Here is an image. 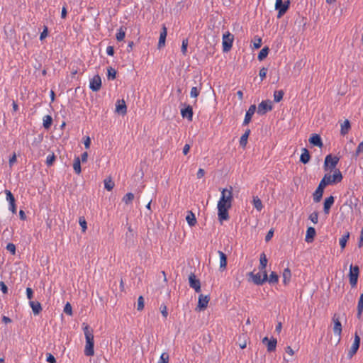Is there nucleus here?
<instances>
[{"label":"nucleus","instance_id":"f257e3e1","mask_svg":"<svg viewBox=\"0 0 363 363\" xmlns=\"http://www.w3.org/2000/svg\"><path fill=\"white\" fill-rule=\"evenodd\" d=\"M221 196L218 201V218L222 223L224 220H228L230 218L229 209L232 207V202L233 201V187L230 186V189H220Z\"/></svg>","mask_w":363,"mask_h":363},{"label":"nucleus","instance_id":"f03ea898","mask_svg":"<svg viewBox=\"0 0 363 363\" xmlns=\"http://www.w3.org/2000/svg\"><path fill=\"white\" fill-rule=\"evenodd\" d=\"M83 330L86 339V345L84 348V354L87 357H91L94 354V340L93 329L87 324L83 323Z\"/></svg>","mask_w":363,"mask_h":363},{"label":"nucleus","instance_id":"7ed1b4c3","mask_svg":"<svg viewBox=\"0 0 363 363\" xmlns=\"http://www.w3.org/2000/svg\"><path fill=\"white\" fill-rule=\"evenodd\" d=\"M359 267L358 265H353L352 264L350 266V272L348 274L350 284L352 288H354L357 285L358 278L359 277Z\"/></svg>","mask_w":363,"mask_h":363},{"label":"nucleus","instance_id":"20e7f679","mask_svg":"<svg viewBox=\"0 0 363 363\" xmlns=\"http://www.w3.org/2000/svg\"><path fill=\"white\" fill-rule=\"evenodd\" d=\"M247 275L251 277L252 282L257 286H262L267 281V272L266 270L257 274L250 272Z\"/></svg>","mask_w":363,"mask_h":363},{"label":"nucleus","instance_id":"39448f33","mask_svg":"<svg viewBox=\"0 0 363 363\" xmlns=\"http://www.w3.org/2000/svg\"><path fill=\"white\" fill-rule=\"evenodd\" d=\"M275 10L277 11V18H281L290 8V0H276Z\"/></svg>","mask_w":363,"mask_h":363},{"label":"nucleus","instance_id":"423d86ee","mask_svg":"<svg viewBox=\"0 0 363 363\" xmlns=\"http://www.w3.org/2000/svg\"><path fill=\"white\" fill-rule=\"evenodd\" d=\"M340 157L337 156H333L332 154H329L325 156L323 168L325 171L330 170L334 171L336 169V166L338 164Z\"/></svg>","mask_w":363,"mask_h":363},{"label":"nucleus","instance_id":"0eeeda50","mask_svg":"<svg viewBox=\"0 0 363 363\" xmlns=\"http://www.w3.org/2000/svg\"><path fill=\"white\" fill-rule=\"evenodd\" d=\"M233 40L234 35L229 31H226L225 33H223L222 40L223 52H228L231 50L233 47Z\"/></svg>","mask_w":363,"mask_h":363},{"label":"nucleus","instance_id":"6e6552de","mask_svg":"<svg viewBox=\"0 0 363 363\" xmlns=\"http://www.w3.org/2000/svg\"><path fill=\"white\" fill-rule=\"evenodd\" d=\"M180 113L183 118H186L189 121H192L194 111L191 105L186 103H181Z\"/></svg>","mask_w":363,"mask_h":363},{"label":"nucleus","instance_id":"1a4fd4ad","mask_svg":"<svg viewBox=\"0 0 363 363\" xmlns=\"http://www.w3.org/2000/svg\"><path fill=\"white\" fill-rule=\"evenodd\" d=\"M272 109L273 102L269 99L263 100L260 104H259L257 113L260 116H263L271 111Z\"/></svg>","mask_w":363,"mask_h":363},{"label":"nucleus","instance_id":"9d476101","mask_svg":"<svg viewBox=\"0 0 363 363\" xmlns=\"http://www.w3.org/2000/svg\"><path fill=\"white\" fill-rule=\"evenodd\" d=\"M4 193L6 194V199L9 202V209L13 214H16L17 212V205L14 195L8 189H5Z\"/></svg>","mask_w":363,"mask_h":363},{"label":"nucleus","instance_id":"9b49d317","mask_svg":"<svg viewBox=\"0 0 363 363\" xmlns=\"http://www.w3.org/2000/svg\"><path fill=\"white\" fill-rule=\"evenodd\" d=\"M189 284L191 288L194 289L196 293H199L201 291V281L196 277L194 272H191L189 275Z\"/></svg>","mask_w":363,"mask_h":363},{"label":"nucleus","instance_id":"f8f14e48","mask_svg":"<svg viewBox=\"0 0 363 363\" xmlns=\"http://www.w3.org/2000/svg\"><path fill=\"white\" fill-rule=\"evenodd\" d=\"M361 339L360 337L357 335V333H355L353 343L348 352L347 357L349 359H352V357L357 352L359 346H360Z\"/></svg>","mask_w":363,"mask_h":363},{"label":"nucleus","instance_id":"ddd939ff","mask_svg":"<svg viewBox=\"0 0 363 363\" xmlns=\"http://www.w3.org/2000/svg\"><path fill=\"white\" fill-rule=\"evenodd\" d=\"M262 342L267 346V350L268 352H272L276 350L277 345V340L272 337L270 339L268 338V337H264Z\"/></svg>","mask_w":363,"mask_h":363},{"label":"nucleus","instance_id":"4468645a","mask_svg":"<svg viewBox=\"0 0 363 363\" xmlns=\"http://www.w3.org/2000/svg\"><path fill=\"white\" fill-rule=\"evenodd\" d=\"M210 301V296L209 295H203L200 294L199 296V300L198 303L196 308V311H204L207 306L208 303Z\"/></svg>","mask_w":363,"mask_h":363},{"label":"nucleus","instance_id":"2eb2a0df","mask_svg":"<svg viewBox=\"0 0 363 363\" xmlns=\"http://www.w3.org/2000/svg\"><path fill=\"white\" fill-rule=\"evenodd\" d=\"M102 86L101 79L99 74H96L93 78L90 79L89 89L94 91H99Z\"/></svg>","mask_w":363,"mask_h":363},{"label":"nucleus","instance_id":"dca6fc26","mask_svg":"<svg viewBox=\"0 0 363 363\" xmlns=\"http://www.w3.org/2000/svg\"><path fill=\"white\" fill-rule=\"evenodd\" d=\"M310 145L313 147H318L322 148L323 143L320 135L318 133H312L308 139Z\"/></svg>","mask_w":363,"mask_h":363},{"label":"nucleus","instance_id":"f3484780","mask_svg":"<svg viewBox=\"0 0 363 363\" xmlns=\"http://www.w3.org/2000/svg\"><path fill=\"white\" fill-rule=\"evenodd\" d=\"M333 333L335 335L340 336L342 333V323L340 320V316L338 314L335 313L333 316Z\"/></svg>","mask_w":363,"mask_h":363},{"label":"nucleus","instance_id":"a211bd4d","mask_svg":"<svg viewBox=\"0 0 363 363\" xmlns=\"http://www.w3.org/2000/svg\"><path fill=\"white\" fill-rule=\"evenodd\" d=\"M325 188L326 187L323 186L320 182L319 183L318 187L313 193V199L315 203H318L322 200Z\"/></svg>","mask_w":363,"mask_h":363},{"label":"nucleus","instance_id":"6ab92c4d","mask_svg":"<svg viewBox=\"0 0 363 363\" xmlns=\"http://www.w3.org/2000/svg\"><path fill=\"white\" fill-rule=\"evenodd\" d=\"M257 110V107L255 104H252L249 109L246 111L244 121L242 122V125H247L252 121V118Z\"/></svg>","mask_w":363,"mask_h":363},{"label":"nucleus","instance_id":"aec40b11","mask_svg":"<svg viewBox=\"0 0 363 363\" xmlns=\"http://www.w3.org/2000/svg\"><path fill=\"white\" fill-rule=\"evenodd\" d=\"M167 35V28L164 24H162L157 44V47L159 49H161L162 48L165 46Z\"/></svg>","mask_w":363,"mask_h":363},{"label":"nucleus","instance_id":"412c9836","mask_svg":"<svg viewBox=\"0 0 363 363\" xmlns=\"http://www.w3.org/2000/svg\"><path fill=\"white\" fill-rule=\"evenodd\" d=\"M335 201V196L330 195V196L325 198L323 201V212L325 214H328L330 213L331 207L333 206Z\"/></svg>","mask_w":363,"mask_h":363},{"label":"nucleus","instance_id":"4be33fe9","mask_svg":"<svg viewBox=\"0 0 363 363\" xmlns=\"http://www.w3.org/2000/svg\"><path fill=\"white\" fill-rule=\"evenodd\" d=\"M116 112L118 114L124 116L127 113V106L123 99H118L116 104Z\"/></svg>","mask_w":363,"mask_h":363},{"label":"nucleus","instance_id":"5701e85b","mask_svg":"<svg viewBox=\"0 0 363 363\" xmlns=\"http://www.w3.org/2000/svg\"><path fill=\"white\" fill-rule=\"evenodd\" d=\"M316 235V230L313 227H308L306 230L305 241L308 243H311L313 242L314 238Z\"/></svg>","mask_w":363,"mask_h":363},{"label":"nucleus","instance_id":"b1692460","mask_svg":"<svg viewBox=\"0 0 363 363\" xmlns=\"http://www.w3.org/2000/svg\"><path fill=\"white\" fill-rule=\"evenodd\" d=\"M301 151L302 152L301 154L299 161L303 164H306L310 162L311 159V153L309 150L306 147L302 148Z\"/></svg>","mask_w":363,"mask_h":363},{"label":"nucleus","instance_id":"393cba45","mask_svg":"<svg viewBox=\"0 0 363 363\" xmlns=\"http://www.w3.org/2000/svg\"><path fill=\"white\" fill-rule=\"evenodd\" d=\"M218 253L220 257V267L219 269L220 271L223 272L226 269L227 264H228V257L225 253L223 252L218 250Z\"/></svg>","mask_w":363,"mask_h":363},{"label":"nucleus","instance_id":"a878e982","mask_svg":"<svg viewBox=\"0 0 363 363\" xmlns=\"http://www.w3.org/2000/svg\"><path fill=\"white\" fill-rule=\"evenodd\" d=\"M29 306L32 308L34 315H39L43 311L42 305L39 301H30Z\"/></svg>","mask_w":363,"mask_h":363},{"label":"nucleus","instance_id":"bb28decb","mask_svg":"<svg viewBox=\"0 0 363 363\" xmlns=\"http://www.w3.org/2000/svg\"><path fill=\"white\" fill-rule=\"evenodd\" d=\"M351 129V123L348 119H345L342 123H341L340 135L345 136L347 135Z\"/></svg>","mask_w":363,"mask_h":363},{"label":"nucleus","instance_id":"cd10ccee","mask_svg":"<svg viewBox=\"0 0 363 363\" xmlns=\"http://www.w3.org/2000/svg\"><path fill=\"white\" fill-rule=\"evenodd\" d=\"M331 176V179H333V183L334 185L341 182L343 179L342 172L339 169H335Z\"/></svg>","mask_w":363,"mask_h":363},{"label":"nucleus","instance_id":"c85d7f7f","mask_svg":"<svg viewBox=\"0 0 363 363\" xmlns=\"http://www.w3.org/2000/svg\"><path fill=\"white\" fill-rule=\"evenodd\" d=\"M251 133L250 129L247 128L245 133L242 135V136L240 138V146L245 148L247 143V140Z\"/></svg>","mask_w":363,"mask_h":363},{"label":"nucleus","instance_id":"c756f323","mask_svg":"<svg viewBox=\"0 0 363 363\" xmlns=\"http://www.w3.org/2000/svg\"><path fill=\"white\" fill-rule=\"evenodd\" d=\"M186 220L190 227L194 226L197 222L195 214L191 211L187 212Z\"/></svg>","mask_w":363,"mask_h":363},{"label":"nucleus","instance_id":"7c9ffc66","mask_svg":"<svg viewBox=\"0 0 363 363\" xmlns=\"http://www.w3.org/2000/svg\"><path fill=\"white\" fill-rule=\"evenodd\" d=\"M53 123V119L50 115H46L43 118V126L45 130H49Z\"/></svg>","mask_w":363,"mask_h":363},{"label":"nucleus","instance_id":"2f4dec72","mask_svg":"<svg viewBox=\"0 0 363 363\" xmlns=\"http://www.w3.org/2000/svg\"><path fill=\"white\" fill-rule=\"evenodd\" d=\"M127 28L125 26H121L120 28L118 30V32L116 34V38L117 41L121 42L123 41L125 37V32H126Z\"/></svg>","mask_w":363,"mask_h":363},{"label":"nucleus","instance_id":"473e14b6","mask_svg":"<svg viewBox=\"0 0 363 363\" xmlns=\"http://www.w3.org/2000/svg\"><path fill=\"white\" fill-rule=\"evenodd\" d=\"M267 258L264 252H262L260 255L259 257V269L260 272H264L265 270L267 265Z\"/></svg>","mask_w":363,"mask_h":363},{"label":"nucleus","instance_id":"72a5a7b5","mask_svg":"<svg viewBox=\"0 0 363 363\" xmlns=\"http://www.w3.org/2000/svg\"><path fill=\"white\" fill-rule=\"evenodd\" d=\"M269 48L268 46H264L258 53L257 59L259 61H263L266 59L269 53Z\"/></svg>","mask_w":363,"mask_h":363},{"label":"nucleus","instance_id":"f704fd0d","mask_svg":"<svg viewBox=\"0 0 363 363\" xmlns=\"http://www.w3.org/2000/svg\"><path fill=\"white\" fill-rule=\"evenodd\" d=\"M283 283L284 285L289 284L291 278V272L289 268H286L283 272Z\"/></svg>","mask_w":363,"mask_h":363},{"label":"nucleus","instance_id":"c9c22d12","mask_svg":"<svg viewBox=\"0 0 363 363\" xmlns=\"http://www.w3.org/2000/svg\"><path fill=\"white\" fill-rule=\"evenodd\" d=\"M73 169L74 172L79 175L82 172L81 160L79 157H75L73 163Z\"/></svg>","mask_w":363,"mask_h":363},{"label":"nucleus","instance_id":"e433bc0d","mask_svg":"<svg viewBox=\"0 0 363 363\" xmlns=\"http://www.w3.org/2000/svg\"><path fill=\"white\" fill-rule=\"evenodd\" d=\"M349 239H350V233L349 232H346L340 238L339 244H340V248H341L342 250H343L345 248V247L347 245V242L349 240Z\"/></svg>","mask_w":363,"mask_h":363},{"label":"nucleus","instance_id":"4c0bfd02","mask_svg":"<svg viewBox=\"0 0 363 363\" xmlns=\"http://www.w3.org/2000/svg\"><path fill=\"white\" fill-rule=\"evenodd\" d=\"M331 177V174H325L320 182L325 187L328 185H334Z\"/></svg>","mask_w":363,"mask_h":363},{"label":"nucleus","instance_id":"58836bf2","mask_svg":"<svg viewBox=\"0 0 363 363\" xmlns=\"http://www.w3.org/2000/svg\"><path fill=\"white\" fill-rule=\"evenodd\" d=\"M252 203L254 207L258 211H261L263 208V205L261 199L257 196H253Z\"/></svg>","mask_w":363,"mask_h":363},{"label":"nucleus","instance_id":"ea45409f","mask_svg":"<svg viewBox=\"0 0 363 363\" xmlns=\"http://www.w3.org/2000/svg\"><path fill=\"white\" fill-rule=\"evenodd\" d=\"M271 284H277L279 281V276L275 272H272L269 277H267V281Z\"/></svg>","mask_w":363,"mask_h":363},{"label":"nucleus","instance_id":"a19ab883","mask_svg":"<svg viewBox=\"0 0 363 363\" xmlns=\"http://www.w3.org/2000/svg\"><path fill=\"white\" fill-rule=\"evenodd\" d=\"M117 71L112 67L107 68V79L108 80H114L116 78Z\"/></svg>","mask_w":363,"mask_h":363},{"label":"nucleus","instance_id":"79ce46f5","mask_svg":"<svg viewBox=\"0 0 363 363\" xmlns=\"http://www.w3.org/2000/svg\"><path fill=\"white\" fill-rule=\"evenodd\" d=\"M284 91L283 90H278L274 92V102L279 103L280 102L284 97Z\"/></svg>","mask_w":363,"mask_h":363},{"label":"nucleus","instance_id":"37998d69","mask_svg":"<svg viewBox=\"0 0 363 363\" xmlns=\"http://www.w3.org/2000/svg\"><path fill=\"white\" fill-rule=\"evenodd\" d=\"M55 160H56V155H55L54 152H52V154L49 155L46 158V161H45L46 165L48 167L52 166L54 164Z\"/></svg>","mask_w":363,"mask_h":363},{"label":"nucleus","instance_id":"c03bdc74","mask_svg":"<svg viewBox=\"0 0 363 363\" xmlns=\"http://www.w3.org/2000/svg\"><path fill=\"white\" fill-rule=\"evenodd\" d=\"M252 43H253V45H252V49H259L261 46H262V38L260 37H259L258 35H255L254 37V39L252 40Z\"/></svg>","mask_w":363,"mask_h":363},{"label":"nucleus","instance_id":"a18cd8bd","mask_svg":"<svg viewBox=\"0 0 363 363\" xmlns=\"http://www.w3.org/2000/svg\"><path fill=\"white\" fill-rule=\"evenodd\" d=\"M358 201L359 199L357 198L354 199V202L352 201V199L350 198L349 200H347L344 205H348L350 208V210L352 211L353 208L357 209L358 206Z\"/></svg>","mask_w":363,"mask_h":363},{"label":"nucleus","instance_id":"49530a36","mask_svg":"<svg viewBox=\"0 0 363 363\" xmlns=\"http://www.w3.org/2000/svg\"><path fill=\"white\" fill-rule=\"evenodd\" d=\"M134 199V194L131 192L127 193L122 199L123 202L125 204H130Z\"/></svg>","mask_w":363,"mask_h":363},{"label":"nucleus","instance_id":"de8ad7c7","mask_svg":"<svg viewBox=\"0 0 363 363\" xmlns=\"http://www.w3.org/2000/svg\"><path fill=\"white\" fill-rule=\"evenodd\" d=\"M115 186V184L114 182L111 180V178H108V179H106L104 180V188L107 190V191H111L113 187Z\"/></svg>","mask_w":363,"mask_h":363},{"label":"nucleus","instance_id":"09e8293b","mask_svg":"<svg viewBox=\"0 0 363 363\" xmlns=\"http://www.w3.org/2000/svg\"><path fill=\"white\" fill-rule=\"evenodd\" d=\"M201 89V84H200V87L198 88L196 86H194L191 88L190 91V96L192 98H197L199 94Z\"/></svg>","mask_w":363,"mask_h":363},{"label":"nucleus","instance_id":"8fccbe9b","mask_svg":"<svg viewBox=\"0 0 363 363\" xmlns=\"http://www.w3.org/2000/svg\"><path fill=\"white\" fill-rule=\"evenodd\" d=\"M187 48H188V38H184L182 40L181 52L182 55L186 56L187 55Z\"/></svg>","mask_w":363,"mask_h":363},{"label":"nucleus","instance_id":"3c124183","mask_svg":"<svg viewBox=\"0 0 363 363\" xmlns=\"http://www.w3.org/2000/svg\"><path fill=\"white\" fill-rule=\"evenodd\" d=\"M145 307V299L143 296H140L138 298L137 310L142 311Z\"/></svg>","mask_w":363,"mask_h":363},{"label":"nucleus","instance_id":"603ef678","mask_svg":"<svg viewBox=\"0 0 363 363\" xmlns=\"http://www.w3.org/2000/svg\"><path fill=\"white\" fill-rule=\"evenodd\" d=\"M64 313L72 316L73 315L72 307L69 302H67L64 306Z\"/></svg>","mask_w":363,"mask_h":363},{"label":"nucleus","instance_id":"864d4df0","mask_svg":"<svg viewBox=\"0 0 363 363\" xmlns=\"http://www.w3.org/2000/svg\"><path fill=\"white\" fill-rule=\"evenodd\" d=\"M79 223L82 227V231L85 232L87 229V223L85 218L84 216H81L79 218Z\"/></svg>","mask_w":363,"mask_h":363},{"label":"nucleus","instance_id":"5fc2aeb1","mask_svg":"<svg viewBox=\"0 0 363 363\" xmlns=\"http://www.w3.org/2000/svg\"><path fill=\"white\" fill-rule=\"evenodd\" d=\"M49 34V30H48V27L47 26H43V30L40 33V41H43L44 40L48 35Z\"/></svg>","mask_w":363,"mask_h":363},{"label":"nucleus","instance_id":"6e6d98bb","mask_svg":"<svg viewBox=\"0 0 363 363\" xmlns=\"http://www.w3.org/2000/svg\"><path fill=\"white\" fill-rule=\"evenodd\" d=\"M6 249L12 255H16V245L12 243V242H9L7 244L6 247Z\"/></svg>","mask_w":363,"mask_h":363},{"label":"nucleus","instance_id":"4d7b16f0","mask_svg":"<svg viewBox=\"0 0 363 363\" xmlns=\"http://www.w3.org/2000/svg\"><path fill=\"white\" fill-rule=\"evenodd\" d=\"M43 140V133L38 134V136L35 137L34 138V140H33L32 145L33 146H38V145H40L42 143Z\"/></svg>","mask_w":363,"mask_h":363},{"label":"nucleus","instance_id":"13d9d810","mask_svg":"<svg viewBox=\"0 0 363 363\" xmlns=\"http://www.w3.org/2000/svg\"><path fill=\"white\" fill-rule=\"evenodd\" d=\"M169 354L167 352H163L160 356L158 363H169Z\"/></svg>","mask_w":363,"mask_h":363},{"label":"nucleus","instance_id":"bf43d9fd","mask_svg":"<svg viewBox=\"0 0 363 363\" xmlns=\"http://www.w3.org/2000/svg\"><path fill=\"white\" fill-rule=\"evenodd\" d=\"M268 69L267 67H262L260 69L259 72V75L260 77L261 82H262L267 77Z\"/></svg>","mask_w":363,"mask_h":363},{"label":"nucleus","instance_id":"052dcab7","mask_svg":"<svg viewBox=\"0 0 363 363\" xmlns=\"http://www.w3.org/2000/svg\"><path fill=\"white\" fill-rule=\"evenodd\" d=\"M160 312H161L162 316L164 318H167V316H168V311H167V306H166V305L164 303H162L160 306Z\"/></svg>","mask_w":363,"mask_h":363},{"label":"nucleus","instance_id":"680f3d73","mask_svg":"<svg viewBox=\"0 0 363 363\" xmlns=\"http://www.w3.org/2000/svg\"><path fill=\"white\" fill-rule=\"evenodd\" d=\"M309 219L314 223L316 224L318 221V213L314 211L309 216Z\"/></svg>","mask_w":363,"mask_h":363},{"label":"nucleus","instance_id":"e2e57ef3","mask_svg":"<svg viewBox=\"0 0 363 363\" xmlns=\"http://www.w3.org/2000/svg\"><path fill=\"white\" fill-rule=\"evenodd\" d=\"M362 151H363V141H362V142H361V143L358 145V146H357V149H356V150H355V152H354V153L353 156H354V157H357L359 155V154H360Z\"/></svg>","mask_w":363,"mask_h":363},{"label":"nucleus","instance_id":"0e129e2a","mask_svg":"<svg viewBox=\"0 0 363 363\" xmlns=\"http://www.w3.org/2000/svg\"><path fill=\"white\" fill-rule=\"evenodd\" d=\"M46 361L48 363H57L55 357L51 353L46 354Z\"/></svg>","mask_w":363,"mask_h":363},{"label":"nucleus","instance_id":"69168bd1","mask_svg":"<svg viewBox=\"0 0 363 363\" xmlns=\"http://www.w3.org/2000/svg\"><path fill=\"white\" fill-rule=\"evenodd\" d=\"M17 161L16 155L15 152L12 154L9 157V164L10 167H11Z\"/></svg>","mask_w":363,"mask_h":363},{"label":"nucleus","instance_id":"338daca9","mask_svg":"<svg viewBox=\"0 0 363 363\" xmlns=\"http://www.w3.org/2000/svg\"><path fill=\"white\" fill-rule=\"evenodd\" d=\"M33 294H34L33 290L30 287H27L26 288V296H27L28 299H29V301H32V298H33Z\"/></svg>","mask_w":363,"mask_h":363},{"label":"nucleus","instance_id":"774afa93","mask_svg":"<svg viewBox=\"0 0 363 363\" xmlns=\"http://www.w3.org/2000/svg\"><path fill=\"white\" fill-rule=\"evenodd\" d=\"M0 290L4 294H8L9 289L4 281H0Z\"/></svg>","mask_w":363,"mask_h":363}]
</instances>
